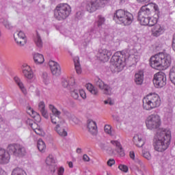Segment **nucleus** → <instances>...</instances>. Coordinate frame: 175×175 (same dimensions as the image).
I'll return each mask as SVG.
<instances>
[{
  "label": "nucleus",
  "instance_id": "32",
  "mask_svg": "<svg viewBox=\"0 0 175 175\" xmlns=\"http://www.w3.org/2000/svg\"><path fill=\"white\" fill-rule=\"evenodd\" d=\"M137 20L141 25H148L150 23V16H138Z\"/></svg>",
  "mask_w": 175,
  "mask_h": 175
},
{
  "label": "nucleus",
  "instance_id": "30",
  "mask_svg": "<svg viewBox=\"0 0 175 175\" xmlns=\"http://www.w3.org/2000/svg\"><path fill=\"white\" fill-rule=\"evenodd\" d=\"M0 23L3 24L6 29H13V25L7 18H2L0 19Z\"/></svg>",
  "mask_w": 175,
  "mask_h": 175
},
{
  "label": "nucleus",
  "instance_id": "58",
  "mask_svg": "<svg viewBox=\"0 0 175 175\" xmlns=\"http://www.w3.org/2000/svg\"><path fill=\"white\" fill-rule=\"evenodd\" d=\"M108 105H109L110 106H113V105H114V101L111 100V98H108Z\"/></svg>",
  "mask_w": 175,
  "mask_h": 175
},
{
  "label": "nucleus",
  "instance_id": "39",
  "mask_svg": "<svg viewBox=\"0 0 175 175\" xmlns=\"http://www.w3.org/2000/svg\"><path fill=\"white\" fill-rule=\"evenodd\" d=\"M42 79L43 83H44V84H47L49 80V74H47V72H42Z\"/></svg>",
  "mask_w": 175,
  "mask_h": 175
},
{
  "label": "nucleus",
  "instance_id": "63",
  "mask_svg": "<svg viewBox=\"0 0 175 175\" xmlns=\"http://www.w3.org/2000/svg\"><path fill=\"white\" fill-rule=\"evenodd\" d=\"M3 174H5V171H3V169L0 167V175H3Z\"/></svg>",
  "mask_w": 175,
  "mask_h": 175
},
{
  "label": "nucleus",
  "instance_id": "5",
  "mask_svg": "<svg viewBox=\"0 0 175 175\" xmlns=\"http://www.w3.org/2000/svg\"><path fill=\"white\" fill-rule=\"evenodd\" d=\"M113 20L121 25H131L133 23V14L122 9L118 10L113 14Z\"/></svg>",
  "mask_w": 175,
  "mask_h": 175
},
{
  "label": "nucleus",
  "instance_id": "51",
  "mask_svg": "<svg viewBox=\"0 0 175 175\" xmlns=\"http://www.w3.org/2000/svg\"><path fill=\"white\" fill-rule=\"evenodd\" d=\"M65 172V169L64 167H60L57 170L58 175H64V172Z\"/></svg>",
  "mask_w": 175,
  "mask_h": 175
},
{
  "label": "nucleus",
  "instance_id": "19",
  "mask_svg": "<svg viewBox=\"0 0 175 175\" xmlns=\"http://www.w3.org/2000/svg\"><path fill=\"white\" fill-rule=\"evenodd\" d=\"M88 129L89 132L92 135H96L98 131V126H96V122H94V120L89 119L88 120Z\"/></svg>",
  "mask_w": 175,
  "mask_h": 175
},
{
  "label": "nucleus",
  "instance_id": "49",
  "mask_svg": "<svg viewBox=\"0 0 175 175\" xmlns=\"http://www.w3.org/2000/svg\"><path fill=\"white\" fill-rule=\"evenodd\" d=\"M75 17L77 18V20H81L83 18V12H81V11L77 12Z\"/></svg>",
  "mask_w": 175,
  "mask_h": 175
},
{
  "label": "nucleus",
  "instance_id": "3",
  "mask_svg": "<svg viewBox=\"0 0 175 175\" xmlns=\"http://www.w3.org/2000/svg\"><path fill=\"white\" fill-rule=\"evenodd\" d=\"M150 64L151 68L153 69H167L172 64V56L169 54L159 53L153 56L150 59Z\"/></svg>",
  "mask_w": 175,
  "mask_h": 175
},
{
  "label": "nucleus",
  "instance_id": "21",
  "mask_svg": "<svg viewBox=\"0 0 175 175\" xmlns=\"http://www.w3.org/2000/svg\"><path fill=\"white\" fill-rule=\"evenodd\" d=\"M111 143L113 146L116 147V151L119 154V155H120V157L125 156V152L124 151V148H122V146L120 142L112 140L111 141Z\"/></svg>",
  "mask_w": 175,
  "mask_h": 175
},
{
  "label": "nucleus",
  "instance_id": "24",
  "mask_svg": "<svg viewBox=\"0 0 175 175\" xmlns=\"http://www.w3.org/2000/svg\"><path fill=\"white\" fill-rule=\"evenodd\" d=\"M159 17H161V12L159 11V13H155L153 17L149 18V27H155L157 25V23H158V20L159 19Z\"/></svg>",
  "mask_w": 175,
  "mask_h": 175
},
{
  "label": "nucleus",
  "instance_id": "45",
  "mask_svg": "<svg viewBox=\"0 0 175 175\" xmlns=\"http://www.w3.org/2000/svg\"><path fill=\"white\" fill-rule=\"evenodd\" d=\"M118 169H120V170H122V172H124V173H126L128 172V166L120 164L118 166Z\"/></svg>",
  "mask_w": 175,
  "mask_h": 175
},
{
  "label": "nucleus",
  "instance_id": "55",
  "mask_svg": "<svg viewBox=\"0 0 175 175\" xmlns=\"http://www.w3.org/2000/svg\"><path fill=\"white\" fill-rule=\"evenodd\" d=\"M33 131L35 133H36L37 135H42V129L37 128V129H33Z\"/></svg>",
  "mask_w": 175,
  "mask_h": 175
},
{
  "label": "nucleus",
  "instance_id": "2",
  "mask_svg": "<svg viewBox=\"0 0 175 175\" xmlns=\"http://www.w3.org/2000/svg\"><path fill=\"white\" fill-rule=\"evenodd\" d=\"M172 140V133L167 129L159 130L156 134V138L154 141L153 146L155 151L163 152L169 148Z\"/></svg>",
  "mask_w": 175,
  "mask_h": 175
},
{
  "label": "nucleus",
  "instance_id": "17",
  "mask_svg": "<svg viewBox=\"0 0 175 175\" xmlns=\"http://www.w3.org/2000/svg\"><path fill=\"white\" fill-rule=\"evenodd\" d=\"M55 130L59 136H63L64 137L68 136V132H66V123H65V122L57 124Z\"/></svg>",
  "mask_w": 175,
  "mask_h": 175
},
{
  "label": "nucleus",
  "instance_id": "31",
  "mask_svg": "<svg viewBox=\"0 0 175 175\" xmlns=\"http://www.w3.org/2000/svg\"><path fill=\"white\" fill-rule=\"evenodd\" d=\"M86 88L90 91V92H91V94H92V95H95L96 96H98V88L94 87L92 84L88 83L86 85Z\"/></svg>",
  "mask_w": 175,
  "mask_h": 175
},
{
  "label": "nucleus",
  "instance_id": "33",
  "mask_svg": "<svg viewBox=\"0 0 175 175\" xmlns=\"http://www.w3.org/2000/svg\"><path fill=\"white\" fill-rule=\"evenodd\" d=\"M49 109L52 111V113L50 114V116H55L56 117H61V111H59L54 105H49Z\"/></svg>",
  "mask_w": 175,
  "mask_h": 175
},
{
  "label": "nucleus",
  "instance_id": "18",
  "mask_svg": "<svg viewBox=\"0 0 175 175\" xmlns=\"http://www.w3.org/2000/svg\"><path fill=\"white\" fill-rule=\"evenodd\" d=\"M21 70L23 75L26 79L31 80V79L33 77V72H32V69H31V67L27 64H24L21 66Z\"/></svg>",
  "mask_w": 175,
  "mask_h": 175
},
{
  "label": "nucleus",
  "instance_id": "36",
  "mask_svg": "<svg viewBox=\"0 0 175 175\" xmlns=\"http://www.w3.org/2000/svg\"><path fill=\"white\" fill-rule=\"evenodd\" d=\"M62 85L63 87H64V88H68L69 85H71L72 87H73V85H75V79L71 78L69 81L64 79L62 81Z\"/></svg>",
  "mask_w": 175,
  "mask_h": 175
},
{
  "label": "nucleus",
  "instance_id": "64",
  "mask_svg": "<svg viewBox=\"0 0 175 175\" xmlns=\"http://www.w3.org/2000/svg\"><path fill=\"white\" fill-rule=\"evenodd\" d=\"M172 43H175V33L174 34L173 36Z\"/></svg>",
  "mask_w": 175,
  "mask_h": 175
},
{
  "label": "nucleus",
  "instance_id": "15",
  "mask_svg": "<svg viewBox=\"0 0 175 175\" xmlns=\"http://www.w3.org/2000/svg\"><path fill=\"white\" fill-rule=\"evenodd\" d=\"M17 36L18 38H16V33L14 34V40L18 46H23L27 44V38L23 31L17 33Z\"/></svg>",
  "mask_w": 175,
  "mask_h": 175
},
{
  "label": "nucleus",
  "instance_id": "12",
  "mask_svg": "<svg viewBox=\"0 0 175 175\" xmlns=\"http://www.w3.org/2000/svg\"><path fill=\"white\" fill-rule=\"evenodd\" d=\"M105 22L106 18L102 15H98V21L94 23V29L92 28L90 29V32L92 33H96V30L100 31V29H102V25H104Z\"/></svg>",
  "mask_w": 175,
  "mask_h": 175
},
{
  "label": "nucleus",
  "instance_id": "57",
  "mask_svg": "<svg viewBox=\"0 0 175 175\" xmlns=\"http://www.w3.org/2000/svg\"><path fill=\"white\" fill-rule=\"evenodd\" d=\"M130 157L133 161H135L136 159V157H135V152H130Z\"/></svg>",
  "mask_w": 175,
  "mask_h": 175
},
{
  "label": "nucleus",
  "instance_id": "11",
  "mask_svg": "<svg viewBox=\"0 0 175 175\" xmlns=\"http://www.w3.org/2000/svg\"><path fill=\"white\" fill-rule=\"evenodd\" d=\"M96 87H98L100 90H103L105 95H111V88L109 85L105 84L100 78H96L94 80Z\"/></svg>",
  "mask_w": 175,
  "mask_h": 175
},
{
  "label": "nucleus",
  "instance_id": "6",
  "mask_svg": "<svg viewBox=\"0 0 175 175\" xmlns=\"http://www.w3.org/2000/svg\"><path fill=\"white\" fill-rule=\"evenodd\" d=\"M142 107L144 110H152L161 106V98L155 93H150L142 100Z\"/></svg>",
  "mask_w": 175,
  "mask_h": 175
},
{
  "label": "nucleus",
  "instance_id": "40",
  "mask_svg": "<svg viewBox=\"0 0 175 175\" xmlns=\"http://www.w3.org/2000/svg\"><path fill=\"white\" fill-rule=\"evenodd\" d=\"M134 162H135L137 165H138L139 167L142 169V170H144L145 169L144 163H143V162L142 161V160H140V159L136 157L135 159L134 160Z\"/></svg>",
  "mask_w": 175,
  "mask_h": 175
},
{
  "label": "nucleus",
  "instance_id": "50",
  "mask_svg": "<svg viewBox=\"0 0 175 175\" xmlns=\"http://www.w3.org/2000/svg\"><path fill=\"white\" fill-rule=\"evenodd\" d=\"M133 168L134 169V170H136V172H138V173H142L143 169H142L140 167L136 165H134L133 166Z\"/></svg>",
  "mask_w": 175,
  "mask_h": 175
},
{
  "label": "nucleus",
  "instance_id": "34",
  "mask_svg": "<svg viewBox=\"0 0 175 175\" xmlns=\"http://www.w3.org/2000/svg\"><path fill=\"white\" fill-rule=\"evenodd\" d=\"M37 147L40 152H44V150H46V144L42 139H38L37 142Z\"/></svg>",
  "mask_w": 175,
  "mask_h": 175
},
{
  "label": "nucleus",
  "instance_id": "41",
  "mask_svg": "<svg viewBox=\"0 0 175 175\" xmlns=\"http://www.w3.org/2000/svg\"><path fill=\"white\" fill-rule=\"evenodd\" d=\"M70 92H71V96L72 98H74L75 99H79V90H71Z\"/></svg>",
  "mask_w": 175,
  "mask_h": 175
},
{
  "label": "nucleus",
  "instance_id": "59",
  "mask_svg": "<svg viewBox=\"0 0 175 175\" xmlns=\"http://www.w3.org/2000/svg\"><path fill=\"white\" fill-rule=\"evenodd\" d=\"M137 2H139V3H142L143 2H145L146 3H148V2H150V1L151 0H137Z\"/></svg>",
  "mask_w": 175,
  "mask_h": 175
},
{
  "label": "nucleus",
  "instance_id": "9",
  "mask_svg": "<svg viewBox=\"0 0 175 175\" xmlns=\"http://www.w3.org/2000/svg\"><path fill=\"white\" fill-rule=\"evenodd\" d=\"M148 129H158L161 126V118L158 115H150L146 122Z\"/></svg>",
  "mask_w": 175,
  "mask_h": 175
},
{
  "label": "nucleus",
  "instance_id": "54",
  "mask_svg": "<svg viewBox=\"0 0 175 175\" xmlns=\"http://www.w3.org/2000/svg\"><path fill=\"white\" fill-rule=\"evenodd\" d=\"M83 161H84V162H90V157H88V155H87L85 154H83Z\"/></svg>",
  "mask_w": 175,
  "mask_h": 175
},
{
  "label": "nucleus",
  "instance_id": "52",
  "mask_svg": "<svg viewBox=\"0 0 175 175\" xmlns=\"http://www.w3.org/2000/svg\"><path fill=\"white\" fill-rule=\"evenodd\" d=\"M114 163H116V160H114L113 159H110L107 161L108 166H111V165H114Z\"/></svg>",
  "mask_w": 175,
  "mask_h": 175
},
{
  "label": "nucleus",
  "instance_id": "42",
  "mask_svg": "<svg viewBox=\"0 0 175 175\" xmlns=\"http://www.w3.org/2000/svg\"><path fill=\"white\" fill-rule=\"evenodd\" d=\"M104 129H105V133L110 135V136H113V134L111 133V126L106 124L105 126Z\"/></svg>",
  "mask_w": 175,
  "mask_h": 175
},
{
  "label": "nucleus",
  "instance_id": "16",
  "mask_svg": "<svg viewBox=\"0 0 175 175\" xmlns=\"http://www.w3.org/2000/svg\"><path fill=\"white\" fill-rule=\"evenodd\" d=\"M85 8L89 13H94V12H96V10L100 8V5L98 3L96 0H95L94 1H88L85 3Z\"/></svg>",
  "mask_w": 175,
  "mask_h": 175
},
{
  "label": "nucleus",
  "instance_id": "61",
  "mask_svg": "<svg viewBox=\"0 0 175 175\" xmlns=\"http://www.w3.org/2000/svg\"><path fill=\"white\" fill-rule=\"evenodd\" d=\"M68 166L72 169L73 167V163L72 161L68 162Z\"/></svg>",
  "mask_w": 175,
  "mask_h": 175
},
{
  "label": "nucleus",
  "instance_id": "20",
  "mask_svg": "<svg viewBox=\"0 0 175 175\" xmlns=\"http://www.w3.org/2000/svg\"><path fill=\"white\" fill-rule=\"evenodd\" d=\"M143 81H144V72L139 70L135 75L134 82L137 85H142V84H143Z\"/></svg>",
  "mask_w": 175,
  "mask_h": 175
},
{
  "label": "nucleus",
  "instance_id": "10",
  "mask_svg": "<svg viewBox=\"0 0 175 175\" xmlns=\"http://www.w3.org/2000/svg\"><path fill=\"white\" fill-rule=\"evenodd\" d=\"M153 84L156 88H162L166 85V74L163 72H159L154 75Z\"/></svg>",
  "mask_w": 175,
  "mask_h": 175
},
{
  "label": "nucleus",
  "instance_id": "60",
  "mask_svg": "<svg viewBox=\"0 0 175 175\" xmlns=\"http://www.w3.org/2000/svg\"><path fill=\"white\" fill-rule=\"evenodd\" d=\"M168 105L170 106V107L171 109H172L173 107H174V103H172V102L169 101Z\"/></svg>",
  "mask_w": 175,
  "mask_h": 175
},
{
  "label": "nucleus",
  "instance_id": "13",
  "mask_svg": "<svg viewBox=\"0 0 175 175\" xmlns=\"http://www.w3.org/2000/svg\"><path fill=\"white\" fill-rule=\"evenodd\" d=\"M111 57V51H107L106 49H101L98 51V58L103 62H107Z\"/></svg>",
  "mask_w": 175,
  "mask_h": 175
},
{
  "label": "nucleus",
  "instance_id": "22",
  "mask_svg": "<svg viewBox=\"0 0 175 175\" xmlns=\"http://www.w3.org/2000/svg\"><path fill=\"white\" fill-rule=\"evenodd\" d=\"M46 163L48 166H51V167H52V170H51V173H55V159L53 155L50 154L46 157Z\"/></svg>",
  "mask_w": 175,
  "mask_h": 175
},
{
  "label": "nucleus",
  "instance_id": "37",
  "mask_svg": "<svg viewBox=\"0 0 175 175\" xmlns=\"http://www.w3.org/2000/svg\"><path fill=\"white\" fill-rule=\"evenodd\" d=\"M50 117L52 124H55V125H56V124L59 125L60 122H65L64 120H61V116H51Z\"/></svg>",
  "mask_w": 175,
  "mask_h": 175
},
{
  "label": "nucleus",
  "instance_id": "62",
  "mask_svg": "<svg viewBox=\"0 0 175 175\" xmlns=\"http://www.w3.org/2000/svg\"><path fill=\"white\" fill-rule=\"evenodd\" d=\"M76 151L77 154H81V148H78Z\"/></svg>",
  "mask_w": 175,
  "mask_h": 175
},
{
  "label": "nucleus",
  "instance_id": "25",
  "mask_svg": "<svg viewBox=\"0 0 175 175\" xmlns=\"http://www.w3.org/2000/svg\"><path fill=\"white\" fill-rule=\"evenodd\" d=\"M38 109L42 114V116L46 118V120L49 119V113H47V111H46L44 102L40 101L38 104Z\"/></svg>",
  "mask_w": 175,
  "mask_h": 175
},
{
  "label": "nucleus",
  "instance_id": "28",
  "mask_svg": "<svg viewBox=\"0 0 175 175\" xmlns=\"http://www.w3.org/2000/svg\"><path fill=\"white\" fill-rule=\"evenodd\" d=\"M134 143L137 147H142L144 146V140L142 138V135H135L133 137Z\"/></svg>",
  "mask_w": 175,
  "mask_h": 175
},
{
  "label": "nucleus",
  "instance_id": "38",
  "mask_svg": "<svg viewBox=\"0 0 175 175\" xmlns=\"http://www.w3.org/2000/svg\"><path fill=\"white\" fill-rule=\"evenodd\" d=\"M66 114L68 116V118L72 120L75 124H79V119L75 117L74 115L70 114L69 112H66Z\"/></svg>",
  "mask_w": 175,
  "mask_h": 175
},
{
  "label": "nucleus",
  "instance_id": "53",
  "mask_svg": "<svg viewBox=\"0 0 175 175\" xmlns=\"http://www.w3.org/2000/svg\"><path fill=\"white\" fill-rule=\"evenodd\" d=\"M79 94L83 99H85V98H87L85 96V92H84V90H79Z\"/></svg>",
  "mask_w": 175,
  "mask_h": 175
},
{
  "label": "nucleus",
  "instance_id": "1",
  "mask_svg": "<svg viewBox=\"0 0 175 175\" xmlns=\"http://www.w3.org/2000/svg\"><path fill=\"white\" fill-rule=\"evenodd\" d=\"M7 151L0 148V164L5 165L9 163L10 161V154L18 157V158H24L27 155V149L24 146L20 144H12L8 145Z\"/></svg>",
  "mask_w": 175,
  "mask_h": 175
},
{
  "label": "nucleus",
  "instance_id": "43",
  "mask_svg": "<svg viewBox=\"0 0 175 175\" xmlns=\"http://www.w3.org/2000/svg\"><path fill=\"white\" fill-rule=\"evenodd\" d=\"M142 155L144 158H146V159H148V161H150V159H151V154H150V152L142 150Z\"/></svg>",
  "mask_w": 175,
  "mask_h": 175
},
{
  "label": "nucleus",
  "instance_id": "4",
  "mask_svg": "<svg viewBox=\"0 0 175 175\" xmlns=\"http://www.w3.org/2000/svg\"><path fill=\"white\" fill-rule=\"evenodd\" d=\"M131 55H133V49H125L121 52H116L111 58V65L110 68L120 69L125 66V59L129 58Z\"/></svg>",
  "mask_w": 175,
  "mask_h": 175
},
{
  "label": "nucleus",
  "instance_id": "47",
  "mask_svg": "<svg viewBox=\"0 0 175 175\" xmlns=\"http://www.w3.org/2000/svg\"><path fill=\"white\" fill-rule=\"evenodd\" d=\"M100 148H101V150H106L107 151V150H111V148L106 146V144H103V143H100Z\"/></svg>",
  "mask_w": 175,
  "mask_h": 175
},
{
  "label": "nucleus",
  "instance_id": "23",
  "mask_svg": "<svg viewBox=\"0 0 175 175\" xmlns=\"http://www.w3.org/2000/svg\"><path fill=\"white\" fill-rule=\"evenodd\" d=\"M152 32L153 36L158 38V36H160L164 32L163 27L161 26V25H155L152 29Z\"/></svg>",
  "mask_w": 175,
  "mask_h": 175
},
{
  "label": "nucleus",
  "instance_id": "7",
  "mask_svg": "<svg viewBox=\"0 0 175 175\" xmlns=\"http://www.w3.org/2000/svg\"><path fill=\"white\" fill-rule=\"evenodd\" d=\"M72 13V8L68 3H59L54 10V17L58 21L66 20Z\"/></svg>",
  "mask_w": 175,
  "mask_h": 175
},
{
  "label": "nucleus",
  "instance_id": "27",
  "mask_svg": "<svg viewBox=\"0 0 175 175\" xmlns=\"http://www.w3.org/2000/svg\"><path fill=\"white\" fill-rule=\"evenodd\" d=\"M33 59L35 64H36L37 65H41V64H43V62H44V57L40 53H36L33 55Z\"/></svg>",
  "mask_w": 175,
  "mask_h": 175
},
{
  "label": "nucleus",
  "instance_id": "26",
  "mask_svg": "<svg viewBox=\"0 0 175 175\" xmlns=\"http://www.w3.org/2000/svg\"><path fill=\"white\" fill-rule=\"evenodd\" d=\"M14 80L16 84H17V85L19 87L21 91H22L23 94H24V95H27V89H25V87H24V83L21 82V79H20L18 77H15Z\"/></svg>",
  "mask_w": 175,
  "mask_h": 175
},
{
  "label": "nucleus",
  "instance_id": "56",
  "mask_svg": "<svg viewBox=\"0 0 175 175\" xmlns=\"http://www.w3.org/2000/svg\"><path fill=\"white\" fill-rule=\"evenodd\" d=\"M112 117L115 121H117V122H120V116L117 115H115V116L113 115L112 116Z\"/></svg>",
  "mask_w": 175,
  "mask_h": 175
},
{
  "label": "nucleus",
  "instance_id": "48",
  "mask_svg": "<svg viewBox=\"0 0 175 175\" xmlns=\"http://www.w3.org/2000/svg\"><path fill=\"white\" fill-rule=\"evenodd\" d=\"M28 110L31 111L32 114L34 115L33 117H37V118H40V115L39 113H38V112L33 111V109H32V108H31V107H28Z\"/></svg>",
  "mask_w": 175,
  "mask_h": 175
},
{
  "label": "nucleus",
  "instance_id": "8",
  "mask_svg": "<svg viewBox=\"0 0 175 175\" xmlns=\"http://www.w3.org/2000/svg\"><path fill=\"white\" fill-rule=\"evenodd\" d=\"M152 9L154 10V13H159V8L158 5L151 3L148 5H143L138 12V16L141 17H150L151 16V12Z\"/></svg>",
  "mask_w": 175,
  "mask_h": 175
},
{
  "label": "nucleus",
  "instance_id": "29",
  "mask_svg": "<svg viewBox=\"0 0 175 175\" xmlns=\"http://www.w3.org/2000/svg\"><path fill=\"white\" fill-rule=\"evenodd\" d=\"M34 42L38 49H42L43 47V41L42 40V37H40V35L38 31H36V36L34 38Z\"/></svg>",
  "mask_w": 175,
  "mask_h": 175
},
{
  "label": "nucleus",
  "instance_id": "35",
  "mask_svg": "<svg viewBox=\"0 0 175 175\" xmlns=\"http://www.w3.org/2000/svg\"><path fill=\"white\" fill-rule=\"evenodd\" d=\"M74 63L75 66V70L77 75H80L81 73V66H80V61L79 60V57H75L74 59Z\"/></svg>",
  "mask_w": 175,
  "mask_h": 175
},
{
  "label": "nucleus",
  "instance_id": "46",
  "mask_svg": "<svg viewBox=\"0 0 175 175\" xmlns=\"http://www.w3.org/2000/svg\"><path fill=\"white\" fill-rule=\"evenodd\" d=\"M27 124L29 122V126L33 129H33H36V128H35L38 126V124H36V123H33V122L32 120H29V119L27 120Z\"/></svg>",
  "mask_w": 175,
  "mask_h": 175
},
{
  "label": "nucleus",
  "instance_id": "14",
  "mask_svg": "<svg viewBox=\"0 0 175 175\" xmlns=\"http://www.w3.org/2000/svg\"><path fill=\"white\" fill-rule=\"evenodd\" d=\"M49 66L53 76L61 75V66L57 62L51 60L49 62Z\"/></svg>",
  "mask_w": 175,
  "mask_h": 175
},
{
  "label": "nucleus",
  "instance_id": "44",
  "mask_svg": "<svg viewBox=\"0 0 175 175\" xmlns=\"http://www.w3.org/2000/svg\"><path fill=\"white\" fill-rule=\"evenodd\" d=\"M97 1V3L99 4L100 8H103L107 2H109V0H96Z\"/></svg>",
  "mask_w": 175,
  "mask_h": 175
}]
</instances>
